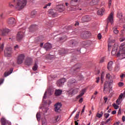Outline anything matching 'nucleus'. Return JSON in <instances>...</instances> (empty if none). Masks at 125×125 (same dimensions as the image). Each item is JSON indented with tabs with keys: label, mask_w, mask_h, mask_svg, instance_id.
<instances>
[{
	"label": "nucleus",
	"mask_w": 125,
	"mask_h": 125,
	"mask_svg": "<svg viewBox=\"0 0 125 125\" xmlns=\"http://www.w3.org/2000/svg\"><path fill=\"white\" fill-rule=\"evenodd\" d=\"M14 2H16V8H18L19 10H21V9L24 8L27 4L26 0H14Z\"/></svg>",
	"instance_id": "nucleus-1"
},
{
	"label": "nucleus",
	"mask_w": 125,
	"mask_h": 125,
	"mask_svg": "<svg viewBox=\"0 0 125 125\" xmlns=\"http://www.w3.org/2000/svg\"><path fill=\"white\" fill-rule=\"evenodd\" d=\"M113 83H114V80L113 79H111L109 83H108V81H106L104 83V91H108V90H109V88H110V86Z\"/></svg>",
	"instance_id": "nucleus-2"
},
{
	"label": "nucleus",
	"mask_w": 125,
	"mask_h": 125,
	"mask_svg": "<svg viewBox=\"0 0 125 125\" xmlns=\"http://www.w3.org/2000/svg\"><path fill=\"white\" fill-rule=\"evenodd\" d=\"M24 59H25V55L22 54L19 55L17 59V63L19 65H20V64H22L23 62H24Z\"/></svg>",
	"instance_id": "nucleus-3"
},
{
	"label": "nucleus",
	"mask_w": 125,
	"mask_h": 125,
	"mask_svg": "<svg viewBox=\"0 0 125 125\" xmlns=\"http://www.w3.org/2000/svg\"><path fill=\"white\" fill-rule=\"evenodd\" d=\"M12 54V48H7L4 50V56L6 57H11Z\"/></svg>",
	"instance_id": "nucleus-4"
},
{
	"label": "nucleus",
	"mask_w": 125,
	"mask_h": 125,
	"mask_svg": "<svg viewBox=\"0 0 125 125\" xmlns=\"http://www.w3.org/2000/svg\"><path fill=\"white\" fill-rule=\"evenodd\" d=\"M117 57L125 58V47H123L122 49L119 50V51L117 53Z\"/></svg>",
	"instance_id": "nucleus-5"
},
{
	"label": "nucleus",
	"mask_w": 125,
	"mask_h": 125,
	"mask_svg": "<svg viewBox=\"0 0 125 125\" xmlns=\"http://www.w3.org/2000/svg\"><path fill=\"white\" fill-rule=\"evenodd\" d=\"M81 68V64L77 63L71 68V71H73L72 74H75L76 72H79Z\"/></svg>",
	"instance_id": "nucleus-6"
},
{
	"label": "nucleus",
	"mask_w": 125,
	"mask_h": 125,
	"mask_svg": "<svg viewBox=\"0 0 125 125\" xmlns=\"http://www.w3.org/2000/svg\"><path fill=\"white\" fill-rule=\"evenodd\" d=\"M62 105L60 103H57L55 105V111L57 113L61 112V107Z\"/></svg>",
	"instance_id": "nucleus-7"
},
{
	"label": "nucleus",
	"mask_w": 125,
	"mask_h": 125,
	"mask_svg": "<svg viewBox=\"0 0 125 125\" xmlns=\"http://www.w3.org/2000/svg\"><path fill=\"white\" fill-rule=\"evenodd\" d=\"M90 36V33L88 31H84L81 34L83 39H87Z\"/></svg>",
	"instance_id": "nucleus-8"
},
{
	"label": "nucleus",
	"mask_w": 125,
	"mask_h": 125,
	"mask_svg": "<svg viewBox=\"0 0 125 125\" xmlns=\"http://www.w3.org/2000/svg\"><path fill=\"white\" fill-rule=\"evenodd\" d=\"M123 97H125V91H124L123 93H121L120 95L119 98L116 100V103L118 105H120V104L122 103V101L121 100Z\"/></svg>",
	"instance_id": "nucleus-9"
},
{
	"label": "nucleus",
	"mask_w": 125,
	"mask_h": 125,
	"mask_svg": "<svg viewBox=\"0 0 125 125\" xmlns=\"http://www.w3.org/2000/svg\"><path fill=\"white\" fill-rule=\"evenodd\" d=\"M24 64L27 66H31L33 64V60L31 58H27L25 60Z\"/></svg>",
	"instance_id": "nucleus-10"
},
{
	"label": "nucleus",
	"mask_w": 125,
	"mask_h": 125,
	"mask_svg": "<svg viewBox=\"0 0 125 125\" xmlns=\"http://www.w3.org/2000/svg\"><path fill=\"white\" fill-rule=\"evenodd\" d=\"M67 10L68 11H76V10H79V6L78 5H75V6H72L70 7H68L67 8Z\"/></svg>",
	"instance_id": "nucleus-11"
},
{
	"label": "nucleus",
	"mask_w": 125,
	"mask_h": 125,
	"mask_svg": "<svg viewBox=\"0 0 125 125\" xmlns=\"http://www.w3.org/2000/svg\"><path fill=\"white\" fill-rule=\"evenodd\" d=\"M66 82V79L65 78H62L57 81V85L58 86H62L64 84V83Z\"/></svg>",
	"instance_id": "nucleus-12"
},
{
	"label": "nucleus",
	"mask_w": 125,
	"mask_h": 125,
	"mask_svg": "<svg viewBox=\"0 0 125 125\" xmlns=\"http://www.w3.org/2000/svg\"><path fill=\"white\" fill-rule=\"evenodd\" d=\"M24 37V33L22 32H19L17 35V40L18 41H21Z\"/></svg>",
	"instance_id": "nucleus-13"
},
{
	"label": "nucleus",
	"mask_w": 125,
	"mask_h": 125,
	"mask_svg": "<svg viewBox=\"0 0 125 125\" xmlns=\"http://www.w3.org/2000/svg\"><path fill=\"white\" fill-rule=\"evenodd\" d=\"M43 48H44L46 51H48L51 48H52V45L49 43H46L43 45Z\"/></svg>",
	"instance_id": "nucleus-14"
},
{
	"label": "nucleus",
	"mask_w": 125,
	"mask_h": 125,
	"mask_svg": "<svg viewBox=\"0 0 125 125\" xmlns=\"http://www.w3.org/2000/svg\"><path fill=\"white\" fill-rule=\"evenodd\" d=\"M56 8L60 12H62V11H64V10L65 9V8L64 7V6L63 5L60 4L56 5Z\"/></svg>",
	"instance_id": "nucleus-15"
},
{
	"label": "nucleus",
	"mask_w": 125,
	"mask_h": 125,
	"mask_svg": "<svg viewBox=\"0 0 125 125\" xmlns=\"http://www.w3.org/2000/svg\"><path fill=\"white\" fill-rule=\"evenodd\" d=\"M16 21H15V19L14 18H10L8 20V24L9 25H14L15 24Z\"/></svg>",
	"instance_id": "nucleus-16"
},
{
	"label": "nucleus",
	"mask_w": 125,
	"mask_h": 125,
	"mask_svg": "<svg viewBox=\"0 0 125 125\" xmlns=\"http://www.w3.org/2000/svg\"><path fill=\"white\" fill-rule=\"evenodd\" d=\"M1 124L2 125H11L10 122L6 121V120L4 118H2L1 119Z\"/></svg>",
	"instance_id": "nucleus-17"
},
{
	"label": "nucleus",
	"mask_w": 125,
	"mask_h": 125,
	"mask_svg": "<svg viewBox=\"0 0 125 125\" xmlns=\"http://www.w3.org/2000/svg\"><path fill=\"white\" fill-rule=\"evenodd\" d=\"M104 12H105V9L102 7L100 10H99L97 12L98 15L103 16L104 15Z\"/></svg>",
	"instance_id": "nucleus-18"
},
{
	"label": "nucleus",
	"mask_w": 125,
	"mask_h": 125,
	"mask_svg": "<svg viewBox=\"0 0 125 125\" xmlns=\"http://www.w3.org/2000/svg\"><path fill=\"white\" fill-rule=\"evenodd\" d=\"M117 50H118V46L116 44H114L113 48H112V51L111 52V54L112 55H115L117 53Z\"/></svg>",
	"instance_id": "nucleus-19"
},
{
	"label": "nucleus",
	"mask_w": 125,
	"mask_h": 125,
	"mask_svg": "<svg viewBox=\"0 0 125 125\" xmlns=\"http://www.w3.org/2000/svg\"><path fill=\"white\" fill-rule=\"evenodd\" d=\"M82 22H88L91 20L90 17L84 16L82 18Z\"/></svg>",
	"instance_id": "nucleus-20"
},
{
	"label": "nucleus",
	"mask_w": 125,
	"mask_h": 125,
	"mask_svg": "<svg viewBox=\"0 0 125 125\" xmlns=\"http://www.w3.org/2000/svg\"><path fill=\"white\" fill-rule=\"evenodd\" d=\"M67 92L68 94H69V95H72L73 94H76V93H77L78 91H77L76 89H71L70 90L67 91Z\"/></svg>",
	"instance_id": "nucleus-21"
},
{
	"label": "nucleus",
	"mask_w": 125,
	"mask_h": 125,
	"mask_svg": "<svg viewBox=\"0 0 125 125\" xmlns=\"http://www.w3.org/2000/svg\"><path fill=\"white\" fill-rule=\"evenodd\" d=\"M113 62L110 61L107 64V69L109 71H112V69L113 68Z\"/></svg>",
	"instance_id": "nucleus-22"
},
{
	"label": "nucleus",
	"mask_w": 125,
	"mask_h": 125,
	"mask_svg": "<svg viewBox=\"0 0 125 125\" xmlns=\"http://www.w3.org/2000/svg\"><path fill=\"white\" fill-rule=\"evenodd\" d=\"M113 21H114V17L113 16L108 17L107 20V25L108 23L113 24Z\"/></svg>",
	"instance_id": "nucleus-23"
},
{
	"label": "nucleus",
	"mask_w": 125,
	"mask_h": 125,
	"mask_svg": "<svg viewBox=\"0 0 125 125\" xmlns=\"http://www.w3.org/2000/svg\"><path fill=\"white\" fill-rule=\"evenodd\" d=\"M77 83V81H76V80L70 79L68 82L67 85H68V86H70V85H73V83Z\"/></svg>",
	"instance_id": "nucleus-24"
},
{
	"label": "nucleus",
	"mask_w": 125,
	"mask_h": 125,
	"mask_svg": "<svg viewBox=\"0 0 125 125\" xmlns=\"http://www.w3.org/2000/svg\"><path fill=\"white\" fill-rule=\"evenodd\" d=\"M1 31H2V36H5L6 34H8V33H9V29L5 28V29H3L1 30Z\"/></svg>",
	"instance_id": "nucleus-25"
},
{
	"label": "nucleus",
	"mask_w": 125,
	"mask_h": 125,
	"mask_svg": "<svg viewBox=\"0 0 125 125\" xmlns=\"http://www.w3.org/2000/svg\"><path fill=\"white\" fill-rule=\"evenodd\" d=\"M79 1V0H71L70 1V6H74L77 5V2Z\"/></svg>",
	"instance_id": "nucleus-26"
},
{
	"label": "nucleus",
	"mask_w": 125,
	"mask_h": 125,
	"mask_svg": "<svg viewBox=\"0 0 125 125\" xmlns=\"http://www.w3.org/2000/svg\"><path fill=\"white\" fill-rule=\"evenodd\" d=\"M98 2H99V0H92L90 2V4L91 5H95L96 4H98Z\"/></svg>",
	"instance_id": "nucleus-27"
},
{
	"label": "nucleus",
	"mask_w": 125,
	"mask_h": 125,
	"mask_svg": "<svg viewBox=\"0 0 125 125\" xmlns=\"http://www.w3.org/2000/svg\"><path fill=\"white\" fill-rule=\"evenodd\" d=\"M86 91V89H83L82 90V92H81V94L77 96V98L78 99L81 98V97H82V96H83V94H84Z\"/></svg>",
	"instance_id": "nucleus-28"
},
{
	"label": "nucleus",
	"mask_w": 125,
	"mask_h": 125,
	"mask_svg": "<svg viewBox=\"0 0 125 125\" xmlns=\"http://www.w3.org/2000/svg\"><path fill=\"white\" fill-rule=\"evenodd\" d=\"M48 12L51 15H57V13L55 12V10H54L53 9H50L48 11Z\"/></svg>",
	"instance_id": "nucleus-29"
},
{
	"label": "nucleus",
	"mask_w": 125,
	"mask_h": 125,
	"mask_svg": "<svg viewBox=\"0 0 125 125\" xmlns=\"http://www.w3.org/2000/svg\"><path fill=\"white\" fill-rule=\"evenodd\" d=\"M55 94L57 96L61 95L62 94V90L60 89L56 90Z\"/></svg>",
	"instance_id": "nucleus-30"
},
{
	"label": "nucleus",
	"mask_w": 125,
	"mask_h": 125,
	"mask_svg": "<svg viewBox=\"0 0 125 125\" xmlns=\"http://www.w3.org/2000/svg\"><path fill=\"white\" fill-rule=\"evenodd\" d=\"M13 71V70L12 69H11L9 71H8V72H5L4 75V77H7V76H9V75H10V74H11L12 73V71Z\"/></svg>",
	"instance_id": "nucleus-31"
},
{
	"label": "nucleus",
	"mask_w": 125,
	"mask_h": 125,
	"mask_svg": "<svg viewBox=\"0 0 125 125\" xmlns=\"http://www.w3.org/2000/svg\"><path fill=\"white\" fill-rule=\"evenodd\" d=\"M113 33H114L115 35H118V34H119V30H118L117 28H113Z\"/></svg>",
	"instance_id": "nucleus-32"
},
{
	"label": "nucleus",
	"mask_w": 125,
	"mask_h": 125,
	"mask_svg": "<svg viewBox=\"0 0 125 125\" xmlns=\"http://www.w3.org/2000/svg\"><path fill=\"white\" fill-rule=\"evenodd\" d=\"M70 43H71L72 46H75V45H76V44H77V42H76L74 40H72L70 42Z\"/></svg>",
	"instance_id": "nucleus-33"
},
{
	"label": "nucleus",
	"mask_w": 125,
	"mask_h": 125,
	"mask_svg": "<svg viewBox=\"0 0 125 125\" xmlns=\"http://www.w3.org/2000/svg\"><path fill=\"white\" fill-rule=\"evenodd\" d=\"M54 120L56 122H59V120H60V118H59V116L57 115L55 116Z\"/></svg>",
	"instance_id": "nucleus-34"
},
{
	"label": "nucleus",
	"mask_w": 125,
	"mask_h": 125,
	"mask_svg": "<svg viewBox=\"0 0 125 125\" xmlns=\"http://www.w3.org/2000/svg\"><path fill=\"white\" fill-rule=\"evenodd\" d=\"M33 71H37L38 70V65H37V63H35L34 64V66L32 68Z\"/></svg>",
	"instance_id": "nucleus-35"
},
{
	"label": "nucleus",
	"mask_w": 125,
	"mask_h": 125,
	"mask_svg": "<svg viewBox=\"0 0 125 125\" xmlns=\"http://www.w3.org/2000/svg\"><path fill=\"white\" fill-rule=\"evenodd\" d=\"M79 116H80V112H78L74 118L75 121H76L77 120H78V119H79Z\"/></svg>",
	"instance_id": "nucleus-36"
},
{
	"label": "nucleus",
	"mask_w": 125,
	"mask_h": 125,
	"mask_svg": "<svg viewBox=\"0 0 125 125\" xmlns=\"http://www.w3.org/2000/svg\"><path fill=\"white\" fill-rule=\"evenodd\" d=\"M98 94V92L96 91L94 93V95L92 96V98H93L94 99H95V97H96V95H97Z\"/></svg>",
	"instance_id": "nucleus-37"
},
{
	"label": "nucleus",
	"mask_w": 125,
	"mask_h": 125,
	"mask_svg": "<svg viewBox=\"0 0 125 125\" xmlns=\"http://www.w3.org/2000/svg\"><path fill=\"white\" fill-rule=\"evenodd\" d=\"M114 70L115 71V72H119V71H120V66H119L118 65L115 66Z\"/></svg>",
	"instance_id": "nucleus-38"
},
{
	"label": "nucleus",
	"mask_w": 125,
	"mask_h": 125,
	"mask_svg": "<svg viewBox=\"0 0 125 125\" xmlns=\"http://www.w3.org/2000/svg\"><path fill=\"white\" fill-rule=\"evenodd\" d=\"M36 118L37 119V120L40 121L41 120V115H40V113H38L36 115Z\"/></svg>",
	"instance_id": "nucleus-39"
},
{
	"label": "nucleus",
	"mask_w": 125,
	"mask_h": 125,
	"mask_svg": "<svg viewBox=\"0 0 125 125\" xmlns=\"http://www.w3.org/2000/svg\"><path fill=\"white\" fill-rule=\"evenodd\" d=\"M124 85H125V83L123 82H119L118 83V86L120 87H122V86H124Z\"/></svg>",
	"instance_id": "nucleus-40"
},
{
	"label": "nucleus",
	"mask_w": 125,
	"mask_h": 125,
	"mask_svg": "<svg viewBox=\"0 0 125 125\" xmlns=\"http://www.w3.org/2000/svg\"><path fill=\"white\" fill-rule=\"evenodd\" d=\"M103 79H104V73L103 72L102 73L101 78L102 83H103Z\"/></svg>",
	"instance_id": "nucleus-41"
},
{
	"label": "nucleus",
	"mask_w": 125,
	"mask_h": 125,
	"mask_svg": "<svg viewBox=\"0 0 125 125\" xmlns=\"http://www.w3.org/2000/svg\"><path fill=\"white\" fill-rule=\"evenodd\" d=\"M4 46V44H3V43H2V44L0 45V51H2V50H3Z\"/></svg>",
	"instance_id": "nucleus-42"
},
{
	"label": "nucleus",
	"mask_w": 125,
	"mask_h": 125,
	"mask_svg": "<svg viewBox=\"0 0 125 125\" xmlns=\"http://www.w3.org/2000/svg\"><path fill=\"white\" fill-rule=\"evenodd\" d=\"M35 15H37V11H33L31 12V16H34Z\"/></svg>",
	"instance_id": "nucleus-43"
},
{
	"label": "nucleus",
	"mask_w": 125,
	"mask_h": 125,
	"mask_svg": "<svg viewBox=\"0 0 125 125\" xmlns=\"http://www.w3.org/2000/svg\"><path fill=\"white\" fill-rule=\"evenodd\" d=\"M77 78H78V79L79 80V81H80L81 80H83V75H79Z\"/></svg>",
	"instance_id": "nucleus-44"
},
{
	"label": "nucleus",
	"mask_w": 125,
	"mask_h": 125,
	"mask_svg": "<svg viewBox=\"0 0 125 125\" xmlns=\"http://www.w3.org/2000/svg\"><path fill=\"white\" fill-rule=\"evenodd\" d=\"M104 117L105 118V119H108V118H109L110 114L108 113H105L104 114Z\"/></svg>",
	"instance_id": "nucleus-45"
},
{
	"label": "nucleus",
	"mask_w": 125,
	"mask_h": 125,
	"mask_svg": "<svg viewBox=\"0 0 125 125\" xmlns=\"http://www.w3.org/2000/svg\"><path fill=\"white\" fill-rule=\"evenodd\" d=\"M34 27H36V25H31L30 27V31H32V30H36V28H34Z\"/></svg>",
	"instance_id": "nucleus-46"
},
{
	"label": "nucleus",
	"mask_w": 125,
	"mask_h": 125,
	"mask_svg": "<svg viewBox=\"0 0 125 125\" xmlns=\"http://www.w3.org/2000/svg\"><path fill=\"white\" fill-rule=\"evenodd\" d=\"M106 79H108V80H110V79H111V75H110V74L109 73L107 74L106 76Z\"/></svg>",
	"instance_id": "nucleus-47"
},
{
	"label": "nucleus",
	"mask_w": 125,
	"mask_h": 125,
	"mask_svg": "<svg viewBox=\"0 0 125 125\" xmlns=\"http://www.w3.org/2000/svg\"><path fill=\"white\" fill-rule=\"evenodd\" d=\"M51 5V3H48L47 4H46L45 6L43 7L44 9H45L47 7V6H50Z\"/></svg>",
	"instance_id": "nucleus-48"
},
{
	"label": "nucleus",
	"mask_w": 125,
	"mask_h": 125,
	"mask_svg": "<svg viewBox=\"0 0 125 125\" xmlns=\"http://www.w3.org/2000/svg\"><path fill=\"white\" fill-rule=\"evenodd\" d=\"M113 107L115 109L119 108V106L116 104H113Z\"/></svg>",
	"instance_id": "nucleus-49"
},
{
	"label": "nucleus",
	"mask_w": 125,
	"mask_h": 125,
	"mask_svg": "<svg viewBox=\"0 0 125 125\" xmlns=\"http://www.w3.org/2000/svg\"><path fill=\"white\" fill-rule=\"evenodd\" d=\"M42 124L44 125H46V120L45 119H44V120H43L42 121Z\"/></svg>",
	"instance_id": "nucleus-50"
},
{
	"label": "nucleus",
	"mask_w": 125,
	"mask_h": 125,
	"mask_svg": "<svg viewBox=\"0 0 125 125\" xmlns=\"http://www.w3.org/2000/svg\"><path fill=\"white\" fill-rule=\"evenodd\" d=\"M19 49V46L18 45H16L14 46V50H16V49Z\"/></svg>",
	"instance_id": "nucleus-51"
},
{
	"label": "nucleus",
	"mask_w": 125,
	"mask_h": 125,
	"mask_svg": "<svg viewBox=\"0 0 125 125\" xmlns=\"http://www.w3.org/2000/svg\"><path fill=\"white\" fill-rule=\"evenodd\" d=\"M96 116L98 118H102V114H101L100 113H97Z\"/></svg>",
	"instance_id": "nucleus-52"
},
{
	"label": "nucleus",
	"mask_w": 125,
	"mask_h": 125,
	"mask_svg": "<svg viewBox=\"0 0 125 125\" xmlns=\"http://www.w3.org/2000/svg\"><path fill=\"white\" fill-rule=\"evenodd\" d=\"M125 38H122L120 39V41L121 42H125Z\"/></svg>",
	"instance_id": "nucleus-53"
},
{
	"label": "nucleus",
	"mask_w": 125,
	"mask_h": 125,
	"mask_svg": "<svg viewBox=\"0 0 125 125\" xmlns=\"http://www.w3.org/2000/svg\"><path fill=\"white\" fill-rule=\"evenodd\" d=\"M47 94V92H45L44 96L43 97V99H45V98H46V95Z\"/></svg>",
	"instance_id": "nucleus-54"
},
{
	"label": "nucleus",
	"mask_w": 125,
	"mask_h": 125,
	"mask_svg": "<svg viewBox=\"0 0 125 125\" xmlns=\"http://www.w3.org/2000/svg\"><path fill=\"white\" fill-rule=\"evenodd\" d=\"M117 16H123V14L121 12H119L117 13Z\"/></svg>",
	"instance_id": "nucleus-55"
},
{
	"label": "nucleus",
	"mask_w": 125,
	"mask_h": 125,
	"mask_svg": "<svg viewBox=\"0 0 125 125\" xmlns=\"http://www.w3.org/2000/svg\"><path fill=\"white\" fill-rule=\"evenodd\" d=\"M124 45H125V42L121 44L120 49H122V47H123V46H124Z\"/></svg>",
	"instance_id": "nucleus-56"
},
{
	"label": "nucleus",
	"mask_w": 125,
	"mask_h": 125,
	"mask_svg": "<svg viewBox=\"0 0 125 125\" xmlns=\"http://www.w3.org/2000/svg\"><path fill=\"white\" fill-rule=\"evenodd\" d=\"M98 38L99 40H101V38H102V35H101V34H99L98 35Z\"/></svg>",
	"instance_id": "nucleus-57"
},
{
	"label": "nucleus",
	"mask_w": 125,
	"mask_h": 125,
	"mask_svg": "<svg viewBox=\"0 0 125 125\" xmlns=\"http://www.w3.org/2000/svg\"><path fill=\"white\" fill-rule=\"evenodd\" d=\"M112 4V0H108V5L110 6Z\"/></svg>",
	"instance_id": "nucleus-58"
},
{
	"label": "nucleus",
	"mask_w": 125,
	"mask_h": 125,
	"mask_svg": "<svg viewBox=\"0 0 125 125\" xmlns=\"http://www.w3.org/2000/svg\"><path fill=\"white\" fill-rule=\"evenodd\" d=\"M4 81V80H3V79H0V84H1V83H3Z\"/></svg>",
	"instance_id": "nucleus-59"
},
{
	"label": "nucleus",
	"mask_w": 125,
	"mask_h": 125,
	"mask_svg": "<svg viewBox=\"0 0 125 125\" xmlns=\"http://www.w3.org/2000/svg\"><path fill=\"white\" fill-rule=\"evenodd\" d=\"M109 16H114V12H111Z\"/></svg>",
	"instance_id": "nucleus-60"
},
{
	"label": "nucleus",
	"mask_w": 125,
	"mask_h": 125,
	"mask_svg": "<svg viewBox=\"0 0 125 125\" xmlns=\"http://www.w3.org/2000/svg\"><path fill=\"white\" fill-rule=\"evenodd\" d=\"M100 80V78L99 77L97 78L96 83H99Z\"/></svg>",
	"instance_id": "nucleus-61"
},
{
	"label": "nucleus",
	"mask_w": 125,
	"mask_h": 125,
	"mask_svg": "<svg viewBox=\"0 0 125 125\" xmlns=\"http://www.w3.org/2000/svg\"><path fill=\"white\" fill-rule=\"evenodd\" d=\"M104 62V58H102L100 60V63H103Z\"/></svg>",
	"instance_id": "nucleus-62"
},
{
	"label": "nucleus",
	"mask_w": 125,
	"mask_h": 125,
	"mask_svg": "<svg viewBox=\"0 0 125 125\" xmlns=\"http://www.w3.org/2000/svg\"><path fill=\"white\" fill-rule=\"evenodd\" d=\"M111 120H112L111 119V118H109L108 119H107V120H106V121L105 122V123H109V122H110V121Z\"/></svg>",
	"instance_id": "nucleus-63"
},
{
	"label": "nucleus",
	"mask_w": 125,
	"mask_h": 125,
	"mask_svg": "<svg viewBox=\"0 0 125 125\" xmlns=\"http://www.w3.org/2000/svg\"><path fill=\"white\" fill-rule=\"evenodd\" d=\"M122 121H123V122L125 121V116L122 117Z\"/></svg>",
	"instance_id": "nucleus-64"
}]
</instances>
